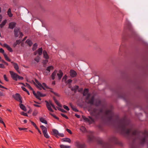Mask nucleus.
<instances>
[{
	"mask_svg": "<svg viewBox=\"0 0 148 148\" xmlns=\"http://www.w3.org/2000/svg\"><path fill=\"white\" fill-rule=\"evenodd\" d=\"M89 111L93 117L89 116L87 118L82 116L85 121L89 124L94 123L96 120L103 118V115H104L105 121L107 124L113 125L118 132L131 139L130 148H138V132L131 126L129 121L125 118H119L112 110L104 111L102 109L95 108H89Z\"/></svg>",
	"mask_w": 148,
	"mask_h": 148,
	"instance_id": "f257e3e1",
	"label": "nucleus"
},
{
	"mask_svg": "<svg viewBox=\"0 0 148 148\" xmlns=\"http://www.w3.org/2000/svg\"><path fill=\"white\" fill-rule=\"evenodd\" d=\"M97 142L98 144L103 148H114L112 143L121 146L122 145V143L118 141L117 138L114 136L110 137L108 142H104L100 138L97 139Z\"/></svg>",
	"mask_w": 148,
	"mask_h": 148,
	"instance_id": "f03ea898",
	"label": "nucleus"
},
{
	"mask_svg": "<svg viewBox=\"0 0 148 148\" xmlns=\"http://www.w3.org/2000/svg\"><path fill=\"white\" fill-rule=\"evenodd\" d=\"M83 95L86 96L85 101L88 104H90L91 105H95L98 106L101 104V101L99 100H96L95 103H94V97H92L90 99V95L88 93V90L87 88L84 89L83 93Z\"/></svg>",
	"mask_w": 148,
	"mask_h": 148,
	"instance_id": "7ed1b4c3",
	"label": "nucleus"
},
{
	"mask_svg": "<svg viewBox=\"0 0 148 148\" xmlns=\"http://www.w3.org/2000/svg\"><path fill=\"white\" fill-rule=\"evenodd\" d=\"M126 25L127 27L130 31L132 36L135 38L136 35V34L135 30L132 28L131 23L127 21L126 22Z\"/></svg>",
	"mask_w": 148,
	"mask_h": 148,
	"instance_id": "20e7f679",
	"label": "nucleus"
},
{
	"mask_svg": "<svg viewBox=\"0 0 148 148\" xmlns=\"http://www.w3.org/2000/svg\"><path fill=\"white\" fill-rule=\"evenodd\" d=\"M56 74H57L59 79H60L62 77L63 74L61 70L59 71V73H57V71L56 70H55L51 75L52 79L53 80L55 79V77L56 76Z\"/></svg>",
	"mask_w": 148,
	"mask_h": 148,
	"instance_id": "39448f33",
	"label": "nucleus"
},
{
	"mask_svg": "<svg viewBox=\"0 0 148 148\" xmlns=\"http://www.w3.org/2000/svg\"><path fill=\"white\" fill-rule=\"evenodd\" d=\"M87 137L88 141V143L92 142L95 139L93 132L91 131H89L88 132Z\"/></svg>",
	"mask_w": 148,
	"mask_h": 148,
	"instance_id": "423d86ee",
	"label": "nucleus"
},
{
	"mask_svg": "<svg viewBox=\"0 0 148 148\" xmlns=\"http://www.w3.org/2000/svg\"><path fill=\"white\" fill-rule=\"evenodd\" d=\"M46 106L47 108L49 111L51 112H53V111L51 108V106L54 109L56 110V108L51 102L50 101L49 102H48L47 101H46Z\"/></svg>",
	"mask_w": 148,
	"mask_h": 148,
	"instance_id": "0eeeda50",
	"label": "nucleus"
},
{
	"mask_svg": "<svg viewBox=\"0 0 148 148\" xmlns=\"http://www.w3.org/2000/svg\"><path fill=\"white\" fill-rule=\"evenodd\" d=\"M14 36L15 37H18L20 35V37L21 38L23 36L22 33L20 32L19 29L18 28H15L14 29Z\"/></svg>",
	"mask_w": 148,
	"mask_h": 148,
	"instance_id": "6e6552de",
	"label": "nucleus"
},
{
	"mask_svg": "<svg viewBox=\"0 0 148 148\" xmlns=\"http://www.w3.org/2000/svg\"><path fill=\"white\" fill-rule=\"evenodd\" d=\"M52 131L54 135L56 137H58V135L61 137H63L64 136V134H63L59 133L58 130L56 129H53Z\"/></svg>",
	"mask_w": 148,
	"mask_h": 148,
	"instance_id": "1a4fd4ad",
	"label": "nucleus"
},
{
	"mask_svg": "<svg viewBox=\"0 0 148 148\" xmlns=\"http://www.w3.org/2000/svg\"><path fill=\"white\" fill-rule=\"evenodd\" d=\"M10 72L11 76L13 79L17 81L18 75L12 71H10Z\"/></svg>",
	"mask_w": 148,
	"mask_h": 148,
	"instance_id": "9d476101",
	"label": "nucleus"
},
{
	"mask_svg": "<svg viewBox=\"0 0 148 148\" xmlns=\"http://www.w3.org/2000/svg\"><path fill=\"white\" fill-rule=\"evenodd\" d=\"M75 145L78 148H85L86 147V146L84 144L81 143L78 141L76 142Z\"/></svg>",
	"mask_w": 148,
	"mask_h": 148,
	"instance_id": "9b49d317",
	"label": "nucleus"
},
{
	"mask_svg": "<svg viewBox=\"0 0 148 148\" xmlns=\"http://www.w3.org/2000/svg\"><path fill=\"white\" fill-rule=\"evenodd\" d=\"M35 81H36V83L38 85H37L36 84L35 82L33 81H32L31 82H29L28 80H27V81L28 82H30L31 83H33L35 85H36V86H40V87H42V88L44 90H45V88L42 85V84H41L36 79L35 80Z\"/></svg>",
	"mask_w": 148,
	"mask_h": 148,
	"instance_id": "f8f14e48",
	"label": "nucleus"
},
{
	"mask_svg": "<svg viewBox=\"0 0 148 148\" xmlns=\"http://www.w3.org/2000/svg\"><path fill=\"white\" fill-rule=\"evenodd\" d=\"M16 23L15 22L10 23L9 25V28L11 29H13L16 26Z\"/></svg>",
	"mask_w": 148,
	"mask_h": 148,
	"instance_id": "ddd939ff",
	"label": "nucleus"
},
{
	"mask_svg": "<svg viewBox=\"0 0 148 148\" xmlns=\"http://www.w3.org/2000/svg\"><path fill=\"white\" fill-rule=\"evenodd\" d=\"M43 57L45 59H49V57L48 55L47 52L45 50H44L43 51Z\"/></svg>",
	"mask_w": 148,
	"mask_h": 148,
	"instance_id": "4468645a",
	"label": "nucleus"
},
{
	"mask_svg": "<svg viewBox=\"0 0 148 148\" xmlns=\"http://www.w3.org/2000/svg\"><path fill=\"white\" fill-rule=\"evenodd\" d=\"M77 75L76 72L73 70H71L70 71V75L72 77H75Z\"/></svg>",
	"mask_w": 148,
	"mask_h": 148,
	"instance_id": "2eb2a0df",
	"label": "nucleus"
},
{
	"mask_svg": "<svg viewBox=\"0 0 148 148\" xmlns=\"http://www.w3.org/2000/svg\"><path fill=\"white\" fill-rule=\"evenodd\" d=\"M13 97L17 101L19 100V99L21 98L20 95L18 93L16 94L15 95H13Z\"/></svg>",
	"mask_w": 148,
	"mask_h": 148,
	"instance_id": "dca6fc26",
	"label": "nucleus"
},
{
	"mask_svg": "<svg viewBox=\"0 0 148 148\" xmlns=\"http://www.w3.org/2000/svg\"><path fill=\"white\" fill-rule=\"evenodd\" d=\"M11 63L13 64V66L15 70L17 71L18 73H20V72L18 70L19 67L17 64L16 63H14L13 62H12Z\"/></svg>",
	"mask_w": 148,
	"mask_h": 148,
	"instance_id": "f3484780",
	"label": "nucleus"
},
{
	"mask_svg": "<svg viewBox=\"0 0 148 148\" xmlns=\"http://www.w3.org/2000/svg\"><path fill=\"white\" fill-rule=\"evenodd\" d=\"M3 46L6 48L10 52H12V49L7 44H4L3 45Z\"/></svg>",
	"mask_w": 148,
	"mask_h": 148,
	"instance_id": "a211bd4d",
	"label": "nucleus"
},
{
	"mask_svg": "<svg viewBox=\"0 0 148 148\" xmlns=\"http://www.w3.org/2000/svg\"><path fill=\"white\" fill-rule=\"evenodd\" d=\"M147 137V136H145L144 138L142 139L141 142H140V139L139 138V144L140 143L141 144H143L145 143Z\"/></svg>",
	"mask_w": 148,
	"mask_h": 148,
	"instance_id": "6ab92c4d",
	"label": "nucleus"
},
{
	"mask_svg": "<svg viewBox=\"0 0 148 148\" xmlns=\"http://www.w3.org/2000/svg\"><path fill=\"white\" fill-rule=\"evenodd\" d=\"M40 127L43 133L45 132H47V128L46 127L42 125L40 126Z\"/></svg>",
	"mask_w": 148,
	"mask_h": 148,
	"instance_id": "aec40b11",
	"label": "nucleus"
},
{
	"mask_svg": "<svg viewBox=\"0 0 148 148\" xmlns=\"http://www.w3.org/2000/svg\"><path fill=\"white\" fill-rule=\"evenodd\" d=\"M79 88V86H75L71 88V90L72 91H74L75 92H76Z\"/></svg>",
	"mask_w": 148,
	"mask_h": 148,
	"instance_id": "412c9836",
	"label": "nucleus"
},
{
	"mask_svg": "<svg viewBox=\"0 0 148 148\" xmlns=\"http://www.w3.org/2000/svg\"><path fill=\"white\" fill-rule=\"evenodd\" d=\"M62 141L64 142H67L69 143L71 142V140L68 138H64L62 139Z\"/></svg>",
	"mask_w": 148,
	"mask_h": 148,
	"instance_id": "4be33fe9",
	"label": "nucleus"
},
{
	"mask_svg": "<svg viewBox=\"0 0 148 148\" xmlns=\"http://www.w3.org/2000/svg\"><path fill=\"white\" fill-rule=\"evenodd\" d=\"M20 107L21 109L24 110L25 111H26V109L25 106L22 104H19Z\"/></svg>",
	"mask_w": 148,
	"mask_h": 148,
	"instance_id": "5701e85b",
	"label": "nucleus"
},
{
	"mask_svg": "<svg viewBox=\"0 0 148 148\" xmlns=\"http://www.w3.org/2000/svg\"><path fill=\"white\" fill-rule=\"evenodd\" d=\"M39 55L40 56L42 55V47L39 48L37 51Z\"/></svg>",
	"mask_w": 148,
	"mask_h": 148,
	"instance_id": "b1692460",
	"label": "nucleus"
},
{
	"mask_svg": "<svg viewBox=\"0 0 148 148\" xmlns=\"http://www.w3.org/2000/svg\"><path fill=\"white\" fill-rule=\"evenodd\" d=\"M6 22L7 20H5L3 21L2 23L0 24V28H2L5 25Z\"/></svg>",
	"mask_w": 148,
	"mask_h": 148,
	"instance_id": "393cba45",
	"label": "nucleus"
},
{
	"mask_svg": "<svg viewBox=\"0 0 148 148\" xmlns=\"http://www.w3.org/2000/svg\"><path fill=\"white\" fill-rule=\"evenodd\" d=\"M40 122H42V123H43L45 124H47V121L45 119L42 117L40 118Z\"/></svg>",
	"mask_w": 148,
	"mask_h": 148,
	"instance_id": "a878e982",
	"label": "nucleus"
},
{
	"mask_svg": "<svg viewBox=\"0 0 148 148\" xmlns=\"http://www.w3.org/2000/svg\"><path fill=\"white\" fill-rule=\"evenodd\" d=\"M119 97L125 100L126 99V95L125 93H122L121 95H119Z\"/></svg>",
	"mask_w": 148,
	"mask_h": 148,
	"instance_id": "bb28decb",
	"label": "nucleus"
},
{
	"mask_svg": "<svg viewBox=\"0 0 148 148\" xmlns=\"http://www.w3.org/2000/svg\"><path fill=\"white\" fill-rule=\"evenodd\" d=\"M53 99L55 101V103L56 104L59 106L60 107H61V105L58 102V101L56 99V98L55 97H53Z\"/></svg>",
	"mask_w": 148,
	"mask_h": 148,
	"instance_id": "cd10ccee",
	"label": "nucleus"
},
{
	"mask_svg": "<svg viewBox=\"0 0 148 148\" xmlns=\"http://www.w3.org/2000/svg\"><path fill=\"white\" fill-rule=\"evenodd\" d=\"M8 14L10 17H12V14L11 12V9L9 8L8 9Z\"/></svg>",
	"mask_w": 148,
	"mask_h": 148,
	"instance_id": "c85d7f7f",
	"label": "nucleus"
},
{
	"mask_svg": "<svg viewBox=\"0 0 148 148\" xmlns=\"http://www.w3.org/2000/svg\"><path fill=\"white\" fill-rule=\"evenodd\" d=\"M26 42L27 43L29 46H31L32 44V42L29 40H27L26 41Z\"/></svg>",
	"mask_w": 148,
	"mask_h": 148,
	"instance_id": "c756f323",
	"label": "nucleus"
},
{
	"mask_svg": "<svg viewBox=\"0 0 148 148\" xmlns=\"http://www.w3.org/2000/svg\"><path fill=\"white\" fill-rule=\"evenodd\" d=\"M53 69V67L52 66H48L47 69L46 70L49 71V72H50L51 70Z\"/></svg>",
	"mask_w": 148,
	"mask_h": 148,
	"instance_id": "7c9ffc66",
	"label": "nucleus"
},
{
	"mask_svg": "<svg viewBox=\"0 0 148 148\" xmlns=\"http://www.w3.org/2000/svg\"><path fill=\"white\" fill-rule=\"evenodd\" d=\"M3 56H4L5 58V59L7 61H8V62H10L11 61L9 59L7 55L6 54L4 53L3 54Z\"/></svg>",
	"mask_w": 148,
	"mask_h": 148,
	"instance_id": "2f4dec72",
	"label": "nucleus"
},
{
	"mask_svg": "<svg viewBox=\"0 0 148 148\" xmlns=\"http://www.w3.org/2000/svg\"><path fill=\"white\" fill-rule=\"evenodd\" d=\"M80 130L83 132H86V128L83 126H81L80 128Z\"/></svg>",
	"mask_w": 148,
	"mask_h": 148,
	"instance_id": "473e14b6",
	"label": "nucleus"
},
{
	"mask_svg": "<svg viewBox=\"0 0 148 148\" xmlns=\"http://www.w3.org/2000/svg\"><path fill=\"white\" fill-rule=\"evenodd\" d=\"M24 86L27 87L31 90H33V89L32 87L30 86V85L27 83H26L24 85Z\"/></svg>",
	"mask_w": 148,
	"mask_h": 148,
	"instance_id": "72a5a7b5",
	"label": "nucleus"
},
{
	"mask_svg": "<svg viewBox=\"0 0 148 148\" xmlns=\"http://www.w3.org/2000/svg\"><path fill=\"white\" fill-rule=\"evenodd\" d=\"M21 42V41L19 40H17L13 44V46L14 47H16V46L18 44H19Z\"/></svg>",
	"mask_w": 148,
	"mask_h": 148,
	"instance_id": "f704fd0d",
	"label": "nucleus"
},
{
	"mask_svg": "<svg viewBox=\"0 0 148 148\" xmlns=\"http://www.w3.org/2000/svg\"><path fill=\"white\" fill-rule=\"evenodd\" d=\"M40 58L39 56H37L35 58H34V60L37 62H38L40 60Z\"/></svg>",
	"mask_w": 148,
	"mask_h": 148,
	"instance_id": "c9c22d12",
	"label": "nucleus"
},
{
	"mask_svg": "<svg viewBox=\"0 0 148 148\" xmlns=\"http://www.w3.org/2000/svg\"><path fill=\"white\" fill-rule=\"evenodd\" d=\"M37 44L36 43L34 44V45L33 46V47L32 48V50L33 51H34L35 50H36L37 48Z\"/></svg>",
	"mask_w": 148,
	"mask_h": 148,
	"instance_id": "e433bc0d",
	"label": "nucleus"
},
{
	"mask_svg": "<svg viewBox=\"0 0 148 148\" xmlns=\"http://www.w3.org/2000/svg\"><path fill=\"white\" fill-rule=\"evenodd\" d=\"M60 147L61 148H69L70 147L69 146H66L63 145H60Z\"/></svg>",
	"mask_w": 148,
	"mask_h": 148,
	"instance_id": "4c0bfd02",
	"label": "nucleus"
},
{
	"mask_svg": "<svg viewBox=\"0 0 148 148\" xmlns=\"http://www.w3.org/2000/svg\"><path fill=\"white\" fill-rule=\"evenodd\" d=\"M44 136L47 138H49V136L47 133V132H45L43 133Z\"/></svg>",
	"mask_w": 148,
	"mask_h": 148,
	"instance_id": "58836bf2",
	"label": "nucleus"
},
{
	"mask_svg": "<svg viewBox=\"0 0 148 148\" xmlns=\"http://www.w3.org/2000/svg\"><path fill=\"white\" fill-rule=\"evenodd\" d=\"M48 62V59H46L43 60V63L44 64H46Z\"/></svg>",
	"mask_w": 148,
	"mask_h": 148,
	"instance_id": "ea45409f",
	"label": "nucleus"
},
{
	"mask_svg": "<svg viewBox=\"0 0 148 148\" xmlns=\"http://www.w3.org/2000/svg\"><path fill=\"white\" fill-rule=\"evenodd\" d=\"M37 96L38 97H41L42 94L40 92L38 91L37 93Z\"/></svg>",
	"mask_w": 148,
	"mask_h": 148,
	"instance_id": "a19ab883",
	"label": "nucleus"
},
{
	"mask_svg": "<svg viewBox=\"0 0 148 148\" xmlns=\"http://www.w3.org/2000/svg\"><path fill=\"white\" fill-rule=\"evenodd\" d=\"M0 123L3 124L4 126L5 127V125L4 123V122H3V121L2 120V119H1V117H0Z\"/></svg>",
	"mask_w": 148,
	"mask_h": 148,
	"instance_id": "79ce46f5",
	"label": "nucleus"
},
{
	"mask_svg": "<svg viewBox=\"0 0 148 148\" xmlns=\"http://www.w3.org/2000/svg\"><path fill=\"white\" fill-rule=\"evenodd\" d=\"M71 107L73 110L74 111L78 112V110L75 107L73 106H72Z\"/></svg>",
	"mask_w": 148,
	"mask_h": 148,
	"instance_id": "37998d69",
	"label": "nucleus"
},
{
	"mask_svg": "<svg viewBox=\"0 0 148 148\" xmlns=\"http://www.w3.org/2000/svg\"><path fill=\"white\" fill-rule=\"evenodd\" d=\"M63 108H64L65 109H66L68 111V110H69V108L67 106H66L64 105L63 106Z\"/></svg>",
	"mask_w": 148,
	"mask_h": 148,
	"instance_id": "c03bdc74",
	"label": "nucleus"
},
{
	"mask_svg": "<svg viewBox=\"0 0 148 148\" xmlns=\"http://www.w3.org/2000/svg\"><path fill=\"white\" fill-rule=\"evenodd\" d=\"M61 115L63 117L65 118H66V119H68V117L66 116V115H65L64 114H62V113H61Z\"/></svg>",
	"mask_w": 148,
	"mask_h": 148,
	"instance_id": "a18cd8bd",
	"label": "nucleus"
},
{
	"mask_svg": "<svg viewBox=\"0 0 148 148\" xmlns=\"http://www.w3.org/2000/svg\"><path fill=\"white\" fill-rule=\"evenodd\" d=\"M58 110L60 111L64 112H66V111L64 109L62 108H59Z\"/></svg>",
	"mask_w": 148,
	"mask_h": 148,
	"instance_id": "49530a36",
	"label": "nucleus"
},
{
	"mask_svg": "<svg viewBox=\"0 0 148 148\" xmlns=\"http://www.w3.org/2000/svg\"><path fill=\"white\" fill-rule=\"evenodd\" d=\"M43 86H44L47 88H49L47 86L46 84L45 83H43L42 85Z\"/></svg>",
	"mask_w": 148,
	"mask_h": 148,
	"instance_id": "de8ad7c7",
	"label": "nucleus"
},
{
	"mask_svg": "<svg viewBox=\"0 0 148 148\" xmlns=\"http://www.w3.org/2000/svg\"><path fill=\"white\" fill-rule=\"evenodd\" d=\"M3 77L4 79L6 81H8V79L7 77H6V75H4L3 76Z\"/></svg>",
	"mask_w": 148,
	"mask_h": 148,
	"instance_id": "09e8293b",
	"label": "nucleus"
},
{
	"mask_svg": "<svg viewBox=\"0 0 148 148\" xmlns=\"http://www.w3.org/2000/svg\"><path fill=\"white\" fill-rule=\"evenodd\" d=\"M21 114L25 116H27V113H25L24 112H22L21 113Z\"/></svg>",
	"mask_w": 148,
	"mask_h": 148,
	"instance_id": "8fccbe9b",
	"label": "nucleus"
},
{
	"mask_svg": "<svg viewBox=\"0 0 148 148\" xmlns=\"http://www.w3.org/2000/svg\"><path fill=\"white\" fill-rule=\"evenodd\" d=\"M0 52L1 53H2L3 54L4 53H4V51L2 48L0 49Z\"/></svg>",
	"mask_w": 148,
	"mask_h": 148,
	"instance_id": "3c124183",
	"label": "nucleus"
},
{
	"mask_svg": "<svg viewBox=\"0 0 148 148\" xmlns=\"http://www.w3.org/2000/svg\"><path fill=\"white\" fill-rule=\"evenodd\" d=\"M18 129H19V130H26L27 129V128H21V127H18Z\"/></svg>",
	"mask_w": 148,
	"mask_h": 148,
	"instance_id": "603ef678",
	"label": "nucleus"
},
{
	"mask_svg": "<svg viewBox=\"0 0 148 148\" xmlns=\"http://www.w3.org/2000/svg\"><path fill=\"white\" fill-rule=\"evenodd\" d=\"M51 92H52L54 94V95H56L57 96H58V97L59 96V95L58 93H57L56 92H55L53 91H51Z\"/></svg>",
	"mask_w": 148,
	"mask_h": 148,
	"instance_id": "864d4df0",
	"label": "nucleus"
},
{
	"mask_svg": "<svg viewBox=\"0 0 148 148\" xmlns=\"http://www.w3.org/2000/svg\"><path fill=\"white\" fill-rule=\"evenodd\" d=\"M72 80L71 79H68L67 82V83H68V84H70V83H71V82H72Z\"/></svg>",
	"mask_w": 148,
	"mask_h": 148,
	"instance_id": "5fc2aeb1",
	"label": "nucleus"
},
{
	"mask_svg": "<svg viewBox=\"0 0 148 148\" xmlns=\"http://www.w3.org/2000/svg\"><path fill=\"white\" fill-rule=\"evenodd\" d=\"M18 79H19L22 80L23 79V77L18 75Z\"/></svg>",
	"mask_w": 148,
	"mask_h": 148,
	"instance_id": "6e6d98bb",
	"label": "nucleus"
},
{
	"mask_svg": "<svg viewBox=\"0 0 148 148\" xmlns=\"http://www.w3.org/2000/svg\"><path fill=\"white\" fill-rule=\"evenodd\" d=\"M66 131L68 132L69 133H70V134H72V132L71 131V130H70L68 129H66Z\"/></svg>",
	"mask_w": 148,
	"mask_h": 148,
	"instance_id": "4d7b16f0",
	"label": "nucleus"
},
{
	"mask_svg": "<svg viewBox=\"0 0 148 148\" xmlns=\"http://www.w3.org/2000/svg\"><path fill=\"white\" fill-rule=\"evenodd\" d=\"M98 127L99 129L101 130H102V127L101 125H99L98 126Z\"/></svg>",
	"mask_w": 148,
	"mask_h": 148,
	"instance_id": "13d9d810",
	"label": "nucleus"
},
{
	"mask_svg": "<svg viewBox=\"0 0 148 148\" xmlns=\"http://www.w3.org/2000/svg\"><path fill=\"white\" fill-rule=\"evenodd\" d=\"M21 88L24 91L26 92L27 90L24 86H22Z\"/></svg>",
	"mask_w": 148,
	"mask_h": 148,
	"instance_id": "bf43d9fd",
	"label": "nucleus"
},
{
	"mask_svg": "<svg viewBox=\"0 0 148 148\" xmlns=\"http://www.w3.org/2000/svg\"><path fill=\"white\" fill-rule=\"evenodd\" d=\"M5 66L3 64H0V68H4Z\"/></svg>",
	"mask_w": 148,
	"mask_h": 148,
	"instance_id": "052dcab7",
	"label": "nucleus"
},
{
	"mask_svg": "<svg viewBox=\"0 0 148 148\" xmlns=\"http://www.w3.org/2000/svg\"><path fill=\"white\" fill-rule=\"evenodd\" d=\"M32 90L33 91V94L36 97L37 96L36 94V93L35 92V91L34 90Z\"/></svg>",
	"mask_w": 148,
	"mask_h": 148,
	"instance_id": "680f3d73",
	"label": "nucleus"
},
{
	"mask_svg": "<svg viewBox=\"0 0 148 148\" xmlns=\"http://www.w3.org/2000/svg\"><path fill=\"white\" fill-rule=\"evenodd\" d=\"M31 122L32 123V124L34 126H36V124L34 123L32 121H31Z\"/></svg>",
	"mask_w": 148,
	"mask_h": 148,
	"instance_id": "e2e57ef3",
	"label": "nucleus"
},
{
	"mask_svg": "<svg viewBox=\"0 0 148 148\" xmlns=\"http://www.w3.org/2000/svg\"><path fill=\"white\" fill-rule=\"evenodd\" d=\"M4 95L3 93L0 91V96H3Z\"/></svg>",
	"mask_w": 148,
	"mask_h": 148,
	"instance_id": "0e129e2a",
	"label": "nucleus"
},
{
	"mask_svg": "<svg viewBox=\"0 0 148 148\" xmlns=\"http://www.w3.org/2000/svg\"><path fill=\"white\" fill-rule=\"evenodd\" d=\"M67 76L66 75L64 76L63 77V79H65L66 80L67 79Z\"/></svg>",
	"mask_w": 148,
	"mask_h": 148,
	"instance_id": "69168bd1",
	"label": "nucleus"
},
{
	"mask_svg": "<svg viewBox=\"0 0 148 148\" xmlns=\"http://www.w3.org/2000/svg\"><path fill=\"white\" fill-rule=\"evenodd\" d=\"M17 101H19L20 102V104H21V103H22V101L21 100V98L19 99V100Z\"/></svg>",
	"mask_w": 148,
	"mask_h": 148,
	"instance_id": "338daca9",
	"label": "nucleus"
},
{
	"mask_svg": "<svg viewBox=\"0 0 148 148\" xmlns=\"http://www.w3.org/2000/svg\"><path fill=\"white\" fill-rule=\"evenodd\" d=\"M34 105L36 106V107H40V106L38 105H37V104H34Z\"/></svg>",
	"mask_w": 148,
	"mask_h": 148,
	"instance_id": "774afa93",
	"label": "nucleus"
}]
</instances>
